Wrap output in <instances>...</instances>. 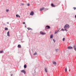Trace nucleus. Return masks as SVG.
<instances>
[{"mask_svg": "<svg viewBox=\"0 0 76 76\" xmlns=\"http://www.w3.org/2000/svg\"><path fill=\"white\" fill-rule=\"evenodd\" d=\"M23 24H25V22H23Z\"/></svg>", "mask_w": 76, "mask_h": 76, "instance_id": "32", "label": "nucleus"}, {"mask_svg": "<svg viewBox=\"0 0 76 76\" xmlns=\"http://www.w3.org/2000/svg\"><path fill=\"white\" fill-rule=\"evenodd\" d=\"M74 50H75V51H76V47H75V46H74Z\"/></svg>", "mask_w": 76, "mask_h": 76, "instance_id": "15", "label": "nucleus"}, {"mask_svg": "<svg viewBox=\"0 0 76 76\" xmlns=\"http://www.w3.org/2000/svg\"><path fill=\"white\" fill-rule=\"evenodd\" d=\"M7 35L8 37H10V34H9V31H8L7 33Z\"/></svg>", "mask_w": 76, "mask_h": 76, "instance_id": "9", "label": "nucleus"}, {"mask_svg": "<svg viewBox=\"0 0 76 76\" xmlns=\"http://www.w3.org/2000/svg\"><path fill=\"white\" fill-rule=\"evenodd\" d=\"M3 53V51H0V53Z\"/></svg>", "mask_w": 76, "mask_h": 76, "instance_id": "20", "label": "nucleus"}, {"mask_svg": "<svg viewBox=\"0 0 76 76\" xmlns=\"http://www.w3.org/2000/svg\"><path fill=\"white\" fill-rule=\"evenodd\" d=\"M61 30H62V31H64V29H63V28Z\"/></svg>", "mask_w": 76, "mask_h": 76, "instance_id": "26", "label": "nucleus"}, {"mask_svg": "<svg viewBox=\"0 0 76 76\" xmlns=\"http://www.w3.org/2000/svg\"><path fill=\"white\" fill-rule=\"evenodd\" d=\"M36 54H37V52H35V53H34V55H36Z\"/></svg>", "mask_w": 76, "mask_h": 76, "instance_id": "23", "label": "nucleus"}, {"mask_svg": "<svg viewBox=\"0 0 76 76\" xmlns=\"http://www.w3.org/2000/svg\"><path fill=\"white\" fill-rule=\"evenodd\" d=\"M21 5H22V6H23V3H21Z\"/></svg>", "mask_w": 76, "mask_h": 76, "instance_id": "29", "label": "nucleus"}, {"mask_svg": "<svg viewBox=\"0 0 76 76\" xmlns=\"http://www.w3.org/2000/svg\"><path fill=\"white\" fill-rule=\"evenodd\" d=\"M16 17H19V18H20V16L18 15H16Z\"/></svg>", "mask_w": 76, "mask_h": 76, "instance_id": "12", "label": "nucleus"}, {"mask_svg": "<svg viewBox=\"0 0 76 76\" xmlns=\"http://www.w3.org/2000/svg\"><path fill=\"white\" fill-rule=\"evenodd\" d=\"M34 12L33 11H32L31 13H30V15H34Z\"/></svg>", "mask_w": 76, "mask_h": 76, "instance_id": "7", "label": "nucleus"}, {"mask_svg": "<svg viewBox=\"0 0 76 76\" xmlns=\"http://www.w3.org/2000/svg\"><path fill=\"white\" fill-rule=\"evenodd\" d=\"M24 67L25 69L26 68V65H25L24 66Z\"/></svg>", "mask_w": 76, "mask_h": 76, "instance_id": "17", "label": "nucleus"}, {"mask_svg": "<svg viewBox=\"0 0 76 76\" xmlns=\"http://www.w3.org/2000/svg\"><path fill=\"white\" fill-rule=\"evenodd\" d=\"M44 10V7H42V8L40 9V11H42V10Z\"/></svg>", "mask_w": 76, "mask_h": 76, "instance_id": "5", "label": "nucleus"}, {"mask_svg": "<svg viewBox=\"0 0 76 76\" xmlns=\"http://www.w3.org/2000/svg\"><path fill=\"white\" fill-rule=\"evenodd\" d=\"M25 28H26V26H25Z\"/></svg>", "mask_w": 76, "mask_h": 76, "instance_id": "36", "label": "nucleus"}, {"mask_svg": "<svg viewBox=\"0 0 76 76\" xmlns=\"http://www.w3.org/2000/svg\"><path fill=\"white\" fill-rule=\"evenodd\" d=\"M67 67H66V68L65 69V72H67Z\"/></svg>", "mask_w": 76, "mask_h": 76, "instance_id": "22", "label": "nucleus"}, {"mask_svg": "<svg viewBox=\"0 0 76 76\" xmlns=\"http://www.w3.org/2000/svg\"><path fill=\"white\" fill-rule=\"evenodd\" d=\"M65 40V38H64L63 39V41H64Z\"/></svg>", "mask_w": 76, "mask_h": 76, "instance_id": "21", "label": "nucleus"}, {"mask_svg": "<svg viewBox=\"0 0 76 76\" xmlns=\"http://www.w3.org/2000/svg\"><path fill=\"white\" fill-rule=\"evenodd\" d=\"M45 72H47V68H45Z\"/></svg>", "mask_w": 76, "mask_h": 76, "instance_id": "11", "label": "nucleus"}, {"mask_svg": "<svg viewBox=\"0 0 76 76\" xmlns=\"http://www.w3.org/2000/svg\"><path fill=\"white\" fill-rule=\"evenodd\" d=\"M75 18H76V15L75 16Z\"/></svg>", "mask_w": 76, "mask_h": 76, "instance_id": "33", "label": "nucleus"}, {"mask_svg": "<svg viewBox=\"0 0 76 76\" xmlns=\"http://www.w3.org/2000/svg\"><path fill=\"white\" fill-rule=\"evenodd\" d=\"M53 34L51 35L50 36V39L53 38Z\"/></svg>", "mask_w": 76, "mask_h": 76, "instance_id": "14", "label": "nucleus"}, {"mask_svg": "<svg viewBox=\"0 0 76 76\" xmlns=\"http://www.w3.org/2000/svg\"><path fill=\"white\" fill-rule=\"evenodd\" d=\"M53 64H56V62L55 61H54L53 62Z\"/></svg>", "mask_w": 76, "mask_h": 76, "instance_id": "18", "label": "nucleus"}, {"mask_svg": "<svg viewBox=\"0 0 76 76\" xmlns=\"http://www.w3.org/2000/svg\"><path fill=\"white\" fill-rule=\"evenodd\" d=\"M73 8L74 9V10H76V7H74Z\"/></svg>", "mask_w": 76, "mask_h": 76, "instance_id": "28", "label": "nucleus"}, {"mask_svg": "<svg viewBox=\"0 0 76 76\" xmlns=\"http://www.w3.org/2000/svg\"><path fill=\"white\" fill-rule=\"evenodd\" d=\"M7 23L8 24H9V23Z\"/></svg>", "mask_w": 76, "mask_h": 76, "instance_id": "34", "label": "nucleus"}, {"mask_svg": "<svg viewBox=\"0 0 76 76\" xmlns=\"http://www.w3.org/2000/svg\"><path fill=\"white\" fill-rule=\"evenodd\" d=\"M58 49H56V50L57 52L58 51Z\"/></svg>", "mask_w": 76, "mask_h": 76, "instance_id": "27", "label": "nucleus"}, {"mask_svg": "<svg viewBox=\"0 0 76 76\" xmlns=\"http://www.w3.org/2000/svg\"><path fill=\"white\" fill-rule=\"evenodd\" d=\"M51 6L52 7H56V6L54 5V4L53 3L51 4Z\"/></svg>", "mask_w": 76, "mask_h": 76, "instance_id": "8", "label": "nucleus"}, {"mask_svg": "<svg viewBox=\"0 0 76 76\" xmlns=\"http://www.w3.org/2000/svg\"><path fill=\"white\" fill-rule=\"evenodd\" d=\"M70 28V26L68 24H66L64 27V29H69V28Z\"/></svg>", "mask_w": 76, "mask_h": 76, "instance_id": "1", "label": "nucleus"}, {"mask_svg": "<svg viewBox=\"0 0 76 76\" xmlns=\"http://www.w3.org/2000/svg\"><path fill=\"white\" fill-rule=\"evenodd\" d=\"M67 48H68V49H69H69H72L73 48V47H72L71 46H69V47H68Z\"/></svg>", "mask_w": 76, "mask_h": 76, "instance_id": "6", "label": "nucleus"}, {"mask_svg": "<svg viewBox=\"0 0 76 76\" xmlns=\"http://www.w3.org/2000/svg\"><path fill=\"white\" fill-rule=\"evenodd\" d=\"M18 48H21V45H18Z\"/></svg>", "mask_w": 76, "mask_h": 76, "instance_id": "10", "label": "nucleus"}, {"mask_svg": "<svg viewBox=\"0 0 76 76\" xmlns=\"http://www.w3.org/2000/svg\"><path fill=\"white\" fill-rule=\"evenodd\" d=\"M21 72H22V73H24V74H26V71L25 70H21Z\"/></svg>", "mask_w": 76, "mask_h": 76, "instance_id": "3", "label": "nucleus"}, {"mask_svg": "<svg viewBox=\"0 0 76 76\" xmlns=\"http://www.w3.org/2000/svg\"><path fill=\"white\" fill-rule=\"evenodd\" d=\"M64 30V31H67V29H65Z\"/></svg>", "mask_w": 76, "mask_h": 76, "instance_id": "30", "label": "nucleus"}, {"mask_svg": "<svg viewBox=\"0 0 76 76\" xmlns=\"http://www.w3.org/2000/svg\"><path fill=\"white\" fill-rule=\"evenodd\" d=\"M59 31L58 30H57L55 32V34H57V32H58Z\"/></svg>", "mask_w": 76, "mask_h": 76, "instance_id": "13", "label": "nucleus"}, {"mask_svg": "<svg viewBox=\"0 0 76 76\" xmlns=\"http://www.w3.org/2000/svg\"><path fill=\"white\" fill-rule=\"evenodd\" d=\"M12 75H13L12 74V75H11V76H12Z\"/></svg>", "mask_w": 76, "mask_h": 76, "instance_id": "35", "label": "nucleus"}, {"mask_svg": "<svg viewBox=\"0 0 76 76\" xmlns=\"http://www.w3.org/2000/svg\"><path fill=\"white\" fill-rule=\"evenodd\" d=\"M27 5L28 6H30V4H27Z\"/></svg>", "mask_w": 76, "mask_h": 76, "instance_id": "25", "label": "nucleus"}, {"mask_svg": "<svg viewBox=\"0 0 76 76\" xmlns=\"http://www.w3.org/2000/svg\"><path fill=\"white\" fill-rule=\"evenodd\" d=\"M28 29V30H32V28H27Z\"/></svg>", "mask_w": 76, "mask_h": 76, "instance_id": "16", "label": "nucleus"}, {"mask_svg": "<svg viewBox=\"0 0 76 76\" xmlns=\"http://www.w3.org/2000/svg\"><path fill=\"white\" fill-rule=\"evenodd\" d=\"M5 29L6 31L8 30V28H5Z\"/></svg>", "mask_w": 76, "mask_h": 76, "instance_id": "19", "label": "nucleus"}, {"mask_svg": "<svg viewBox=\"0 0 76 76\" xmlns=\"http://www.w3.org/2000/svg\"><path fill=\"white\" fill-rule=\"evenodd\" d=\"M9 11V10H6V12H8Z\"/></svg>", "mask_w": 76, "mask_h": 76, "instance_id": "24", "label": "nucleus"}, {"mask_svg": "<svg viewBox=\"0 0 76 76\" xmlns=\"http://www.w3.org/2000/svg\"><path fill=\"white\" fill-rule=\"evenodd\" d=\"M40 34H41V35H45L46 33H45L43 32L42 31H40Z\"/></svg>", "mask_w": 76, "mask_h": 76, "instance_id": "2", "label": "nucleus"}, {"mask_svg": "<svg viewBox=\"0 0 76 76\" xmlns=\"http://www.w3.org/2000/svg\"><path fill=\"white\" fill-rule=\"evenodd\" d=\"M46 29H50V26H46Z\"/></svg>", "mask_w": 76, "mask_h": 76, "instance_id": "4", "label": "nucleus"}, {"mask_svg": "<svg viewBox=\"0 0 76 76\" xmlns=\"http://www.w3.org/2000/svg\"><path fill=\"white\" fill-rule=\"evenodd\" d=\"M53 41H54V42H56V41H55V40L54 39H53Z\"/></svg>", "mask_w": 76, "mask_h": 76, "instance_id": "31", "label": "nucleus"}]
</instances>
